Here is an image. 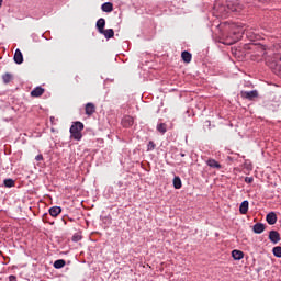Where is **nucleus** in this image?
<instances>
[{"label": "nucleus", "mask_w": 281, "mask_h": 281, "mask_svg": "<svg viewBox=\"0 0 281 281\" xmlns=\"http://www.w3.org/2000/svg\"><path fill=\"white\" fill-rule=\"evenodd\" d=\"M217 12L221 16H227L228 12L240 14L243 12V4H240V1L234 0L233 2H228L226 7H218Z\"/></svg>", "instance_id": "nucleus-1"}, {"label": "nucleus", "mask_w": 281, "mask_h": 281, "mask_svg": "<svg viewBox=\"0 0 281 281\" xmlns=\"http://www.w3.org/2000/svg\"><path fill=\"white\" fill-rule=\"evenodd\" d=\"M266 63L274 74L281 76V53H276L272 57H267Z\"/></svg>", "instance_id": "nucleus-2"}, {"label": "nucleus", "mask_w": 281, "mask_h": 281, "mask_svg": "<svg viewBox=\"0 0 281 281\" xmlns=\"http://www.w3.org/2000/svg\"><path fill=\"white\" fill-rule=\"evenodd\" d=\"M85 130V124L82 122H75L70 127V137L80 142L82 139V131Z\"/></svg>", "instance_id": "nucleus-3"}, {"label": "nucleus", "mask_w": 281, "mask_h": 281, "mask_svg": "<svg viewBox=\"0 0 281 281\" xmlns=\"http://www.w3.org/2000/svg\"><path fill=\"white\" fill-rule=\"evenodd\" d=\"M240 95L245 100H255V98H258V90L241 91Z\"/></svg>", "instance_id": "nucleus-4"}, {"label": "nucleus", "mask_w": 281, "mask_h": 281, "mask_svg": "<svg viewBox=\"0 0 281 281\" xmlns=\"http://www.w3.org/2000/svg\"><path fill=\"white\" fill-rule=\"evenodd\" d=\"M269 240L273 243V245H278V243L281 240L280 233H278V231H270Z\"/></svg>", "instance_id": "nucleus-5"}, {"label": "nucleus", "mask_w": 281, "mask_h": 281, "mask_svg": "<svg viewBox=\"0 0 281 281\" xmlns=\"http://www.w3.org/2000/svg\"><path fill=\"white\" fill-rule=\"evenodd\" d=\"M13 60L16 65H23V53H21V49H16L13 56Z\"/></svg>", "instance_id": "nucleus-6"}, {"label": "nucleus", "mask_w": 281, "mask_h": 281, "mask_svg": "<svg viewBox=\"0 0 281 281\" xmlns=\"http://www.w3.org/2000/svg\"><path fill=\"white\" fill-rule=\"evenodd\" d=\"M266 221L268 225H276V223H278V215L271 212L266 216Z\"/></svg>", "instance_id": "nucleus-7"}, {"label": "nucleus", "mask_w": 281, "mask_h": 281, "mask_svg": "<svg viewBox=\"0 0 281 281\" xmlns=\"http://www.w3.org/2000/svg\"><path fill=\"white\" fill-rule=\"evenodd\" d=\"M134 119L133 116H124L123 120H122V125L125 127V128H130V126H133L134 124Z\"/></svg>", "instance_id": "nucleus-8"}, {"label": "nucleus", "mask_w": 281, "mask_h": 281, "mask_svg": "<svg viewBox=\"0 0 281 281\" xmlns=\"http://www.w3.org/2000/svg\"><path fill=\"white\" fill-rule=\"evenodd\" d=\"M85 111H86V115H88V116L93 115V113H95V104L87 103L86 108H85Z\"/></svg>", "instance_id": "nucleus-9"}, {"label": "nucleus", "mask_w": 281, "mask_h": 281, "mask_svg": "<svg viewBox=\"0 0 281 281\" xmlns=\"http://www.w3.org/2000/svg\"><path fill=\"white\" fill-rule=\"evenodd\" d=\"M232 258L234 260H243L245 258V252L235 249L232 251Z\"/></svg>", "instance_id": "nucleus-10"}, {"label": "nucleus", "mask_w": 281, "mask_h": 281, "mask_svg": "<svg viewBox=\"0 0 281 281\" xmlns=\"http://www.w3.org/2000/svg\"><path fill=\"white\" fill-rule=\"evenodd\" d=\"M45 93V89L41 87H36L32 92L31 95L32 98H41Z\"/></svg>", "instance_id": "nucleus-11"}, {"label": "nucleus", "mask_w": 281, "mask_h": 281, "mask_svg": "<svg viewBox=\"0 0 281 281\" xmlns=\"http://www.w3.org/2000/svg\"><path fill=\"white\" fill-rule=\"evenodd\" d=\"M239 212L240 214H247L249 212V201L245 200L239 205Z\"/></svg>", "instance_id": "nucleus-12"}, {"label": "nucleus", "mask_w": 281, "mask_h": 281, "mask_svg": "<svg viewBox=\"0 0 281 281\" xmlns=\"http://www.w3.org/2000/svg\"><path fill=\"white\" fill-rule=\"evenodd\" d=\"M48 212L53 218H56L63 212V209L60 206H52Z\"/></svg>", "instance_id": "nucleus-13"}, {"label": "nucleus", "mask_w": 281, "mask_h": 281, "mask_svg": "<svg viewBox=\"0 0 281 281\" xmlns=\"http://www.w3.org/2000/svg\"><path fill=\"white\" fill-rule=\"evenodd\" d=\"M106 25V20H104V18H100L98 21H97V29H98V32L101 34V32H103L104 27Z\"/></svg>", "instance_id": "nucleus-14"}, {"label": "nucleus", "mask_w": 281, "mask_h": 281, "mask_svg": "<svg viewBox=\"0 0 281 281\" xmlns=\"http://www.w3.org/2000/svg\"><path fill=\"white\" fill-rule=\"evenodd\" d=\"M206 165L210 167V168H215L216 170H221V168H223V166L220 165L218 161H216L215 159H209L206 161Z\"/></svg>", "instance_id": "nucleus-15"}, {"label": "nucleus", "mask_w": 281, "mask_h": 281, "mask_svg": "<svg viewBox=\"0 0 281 281\" xmlns=\"http://www.w3.org/2000/svg\"><path fill=\"white\" fill-rule=\"evenodd\" d=\"M252 232L255 234H262V232H265V224L262 223H256L254 226H252Z\"/></svg>", "instance_id": "nucleus-16"}, {"label": "nucleus", "mask_w": 281, "mask_h": 281, "mask_svg": "<svg viewBox=\"0 0 281 281\" xmlns=\"http://www.w3.org/2000/svg\"><path fill=\"white\" fill-rule=\"evenodd\" d=\"M181 58L184 63H192V54H190L188 50H183L181 53Z\"/></svg>", "instance_id": "nucleus-17"}, {"label": "nucleus", "mask_w": 281, "mask_h": 281, "mask_svg": "<svg viewBox=\"0 0 281 281\" xmlns=\"http://www.w3.org/2000/svg\"><path fill=\"white\" fill-rule=\"evenodd\" d=\"M101 34H103L105 38H113V36H115V31H113V29H103V32H101Z\"/></svg>", "instance_id": "nucleus-18"}, {"label": "nucleus", "mask_w": 281, "mask_h": 281, "mask_svg": "<svg viewBox=\"0 0 281 281\" xmlns=\"http://www.w3.org/2000/svg\"><path fill=\"white\" fill-rule=\"evenodd\" d=\"M103 12H113V3L111 2H105L101 7Z\"/></svg>", "instance_id": "nucleus-19"}, {"label": "nucleus", "mask_w": 281, "mask_h": 281, "mask_svg": "<svg viewBox=\"0 0 281 281\" xmlns=\"http://www.w3.org/2000/svg\"><path fill=\"white\" fill-rule=\"evenodd\" d=\"M181 187H182L181 178H179V176H176L173 178V188L176 190H181Z\"/></svg>", "instance_id": "nucleus-20"}, {"label": "nucleus", "mask_w": 281, "mask_h": 281, "mask_svg": "<svg viewBox=\"0 0 281 281\" xmlns=\"http://www.w3.org/2000/svg\"><path fill=\"white\" fill-rule=\"evenodd\" d=\"M158 133H161V135L166 134L168 131V125L166 123H160L157 125Z\"/></svg>", "instance_id": "nucleus-21"}, {"label": "nucleus", "mask_w": 281, "mask_h": 281, "mask_svg": "<svg viewBox=\"0 0 281 281\" xmlns=\"http://www.w3.org/2000/svg\"><path fill=\"white\" fill-rule=\"evenodd\" d=\"M65 265H67V262L65 261V259H58L54 262V268L55 269H63V267H65Z\"/></svg>", "instance_id": "nucleus-22"}, {"label": "nucleus", "mask_w": 281, "mask_h": 281, "mask_svg": "<svg viewBox=\"0 0 281 281\" xmlns=\"http://www.w3.org/2000/svg\"><path fill=\"white\" fill-rule=\"evenodd\" d=\"M2 80H3L4 85L12 82V74H10V72L4 74L2 76Z\"/></svg>", "instance_id": "nucleus-23"}, {"label": "nucleus", "mask_w": 281, "mask_h": 281, "mask_svg": "<svg viewBox=\"0 0 281 281\" xmlns=\"http://www.w3.org/2000/svg\"><path fill=\"white\" fill-rule=\"evenodd\" d=\"M272 254H273V256H276V258H281V246H276L272 249Z\"/></svg>", "instance_id": "nucleus-24"}, {"label": "nucleus", "mask_w": 281, "mask_h": 281, "mask_svg": "<svg viewBox=\"0 0 281 281\" xmlns=\"http://www.w3.org/2000/svg\"><path fill=\"white\" fill-rule=\"evenodd\" d=\"M4 186H5V188H14L15 182H14L13 179H5L4 180Z\"/></svg>", "instance_id": "nucleus-25"}, {"label": "nucleus", "mask_w": 281, "mask_h": 281, "mask_svg": "<svg viewBox=\"0 0 281 281\" xmlns=\"http://www.w3.org/2000/svg\"><path fill=\"white\" fill-rule=\"evenodd\" d=\"M71 240H72V243H80V240H82V235H80L79 233H75L72 235Z\"/></svg>", "instance_id": "nucleus-26"}, {"label": "nucleus", "mask_w": 281, "mask_h": 281, "mask_svg": "<svg viewBox=\"0 0 281 281\" xmlns=\"http://www.w3.org/2000/svg\"><path fill=\"white\" fill-rule=\"evenodd\" d=\"M156 144H155V142H153V140H149V143H148V145H147V150L148 151H150V150H153L154 148H156Z\"/></svg>", "instance_id": "nucleus-27"}, {"label": "nucleus", "mask_w": 281, "mask_h": 281, "mask_svg": "<svg viewBox=\"0 0 281 281\" xmlns=\"http://www.w3.org/2000/svg\"><path fill=\"white\" fill-rule=\"evenodd\" d=\"M257 48L259 49V52H263V55L268 54L267 53V47H265L263 45H259V46H257Z\"/></svg>", "instance_id": "nucleus-28"}, {"label": "nucleus", "mask_w": 281, "mask_h": 281, "mask_svg": "<svg viewBox=\"0 0 281 281\" xmlns=\"http://www.w3.org/2000/svg\"><path fill=\"white\" fill-rule=\"evenodd\" d=\"M237 32H238L239 34H240V32H241V34H246V36H249V32H248L247 30L239 29Z\"/></svg>", "instance_id": "nucleus-29"}, {"label": "nucleus", "mask_w": 281, "mask_h": 281, "mask_svg": "<svg viewBox=\"0 0 281 281\" xmlns=\"http://www.w3.org/2000/svg\"><path fill=\"white\" fill-rule=\"evenodd\" d=\"M245 182H246V183H254V178H251V177H246V178H245Z\"/></svg>", "instance_id": "nucleus-30"}, {"label": "nucleus", "mask_w": 281, "mask_h": 281, "mask_svg": "<svg viewBox=\"0 0 281 281\" xmlns=\"http://www.w3.org/2000/svg\"><path fill=\"white\" fill-rule=\"evenodd\" d=\"M249 3V0H246ZM260 3H271L273 0H258Z\"/></svg>", "instance_id": "nucleus-31"}, {"label": "nucleus", "mask_w": 281, "mask_h": 281, "mask_svg": "<svg viewBox=\"0 0 281 281\" xmlns=\"http://www.w3.org/2000/svg\"><path fill=\"white\" fill-rule=\"evenodd\" d=\"M35 161H43V155H37L36 157H35Z\"/></svg>", "instance_id": "nucleus-32"}, {"label": "nucleus", "mask_w": 281, "mask_h": 281, "mask_svg": "<svg viewBox=\"0 0 281 281\" xmlns=\"http://www.w3.org/2000/svg\"><path fill=\"white\" fill-rule=\"evenodd\" d=\"M9 281H16V276L11 274V276L9 277Z\"/></svg>", "instance_id": "nucleus-33"}, {"label": "nucleus", "mask_w": 281, "mask_h": 281, "mask_svg": "<svg viewBox=\"0 0 281 281\" xmlns=\"http://www.w3.org/2000/svg\"><path fill=\"white\" fill-rule=\"evenodd\" d=\"M43 222H44V223H47V214H44V215H43Z\"/></svg>", "instance_id": "nucleus-34"}, {"label": "nucleus", "mask_w": 281, "mask_h": 281, "mask_svg": "<svg viewBox=\"0 0 281 281\" xmlns=\"http://www.w3.org/2000/svg\"><path fill=\"white\" fill-rule=\"evenodd\" d=\"M250 49H256V44H251Z\"/></svg>", "instance_id": "nucleus-35"}, {"label": "nucleus", "mask_w": 281, "mask_h": 281, "mask_svg": "<svg viewBox=\"0 0 281 281\" xmlns=\"http://www.w3.org/2000/svg\"><path fill=\"white\" fill-rule=\"evenodd\" d=\"M1 5H3V0H0V8H1Z\"/></svg>", "instance_id": "nucleus-36"}, {"label": "nucleus", "mask_w": 281, "mask_h": 281, "mask_svg": "<svg viewBox=\"0 0 281 281\" xmlns=\"http://www.w3.org/2000/svg\"><path fill=\"white\" fill-rule=\"evenodd\" d=\"M180 157H186V154L181 153V154H180Z\"/></svg>", "instance_id": "nucleus-37"}]
</instances>
